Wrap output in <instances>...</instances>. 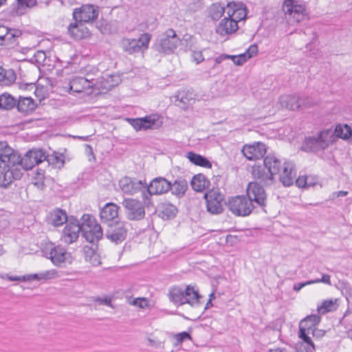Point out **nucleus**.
I'll use <instances>...</instances> for the list:
<instances>
[{
	"label": "nucleus",
	"mask_w": 352,
	"mask_h": 352,
	"mask_svg": "<svg viewBox=\"0 0 352 352\" xmlns=\"http://www.w3.org/2000/svg\"><path fill=\"white\" fill-rule=\"evenodd\" d=\"M67 216L65 210L56 208L51 212L49 217V223L54 226H60L66 223Z\"/></svg>",
	"instance_id": "f704fd0d"
},
{
	"label": "nucleus",
	"mask_w": 352,
	"mask_h": 352,
	"mask_svg": "<svg viewBox=\"0 0 352 352\" xmlns=\"http://www.w3.org/2000/svg\"><path fill=\"white\" fill-rule=\"evenodd\" d=\"M229 210L239 217L250 215L255 206L245 195H237L228 199L227 204Z\"/></svg>",
	"instance_id": "0eeeda50"
},
{
	"label": "nucleus",
	"mask_w": 352,
	"mask_h": 352,
	"mask_svg": "<svg viewBox=\"0 0 352 352\" xmlns=\"http://www.w3.org/2000/svg\"><path fill=\"white\" fill-rule=\"evenodd\" d=\"M347 195H348L347 191L340 190V191L333 192L331 197L332 199H334L340 197H344Z\"/></svg>",
	"instance_id": "338daca9"
},
{
	"label": "nucleus",
	"mask_w": 352,
	"mask_h": 352,
	"mask_svg": "<svg viewBox=\"0 0 352 352\" xmlns=\"http://www.w3.org/2000/svg\"><path fill=\"white\" fill-rule=\"evenodd\" d=\"M232 19H234L236 24L242 20H244L247 15L246 8L244 5L243 3H238L235 12H232Z\"/></svg>",
	"instance_id": "49530a36"
},
{
	"label": "nucleus",
	"mask_w": 352,
	"mask_h": 352,
	"mask_svg": "<svg viewBox=\"0 0 352 352\" xmlns=\"http://www.w3.org/2000/svg\"><path fill=\"white\" fill-rule=\"evenodd\" d=\"M94 302H98L99 305H104L109 306L110 307H113V305L111 304L112 302V298L110 296H105L104 298H96L94 300Z\"/></svg>",
	"instance_id": "6e6d98bb"
},
{
	"label": "nucleus",
	"mask_w": 352,
	"mask_h": 352,
	"mask_svg": "<svg viewBox=\"0 0 352 352\" xmlns=\"http://www.w3.org/2000/svg\"><path fill=\"white\" fill-rule=\"evenodd\" d=\"M21 36V31L17 29H9L4 36L1 45H11L16 42L19 37Z\"/></svg>",
	"instance_id": "79ce46f5"
},
{
	"label": "nucleus",
	"mask_w": 352,
	"mask_h": 352,
	"mask_svg": "<svg viewBox=\"0 0 352 352\" xmlns=\"http://www.w3.org/2000/svg\"><path fill=\"white\" fill-rule=\"evenodd\" d=\"M45 257L50 258L52 263L56 266H60L67 260L68 254L66 250L60 246H54L51 244L49 247H46L43 250Z\"/></svg>",
	"instance_id": "f3484780"
},
{
	"label": "nucleus",
	"mask_w": 352,
	"mask_h": 352,
	"mask_svg": "<svg viewBox=\"0 0 352 352\" xmlns=\"http://www.w3.org/2000/svg\"><path fill=\"white\" fill-rule=\"evenodd\" d=\"M159 217L163 219H170L174 218L178 210L176 206L170 203H162L158 208Z\"/></svg>",
	"instance_id": "72a5a7b5"
},
{
	"label": "nucleus",
	"mask_w": 352,
	"mask_h": 352,
	"mask_svg": "<svg viewBox=\"0 0 352 352\" xmlns=\"http://www.w3.org/2000/svg\"><path fill=\"white\" fill-rule=\"evenodd\" d=\"M19 153L6 142H0V164H19Z\"/></svg>",
	"instance_id": "aec40b11"
},
{
	"label": "nucleus",
	"mask_w": 352,
	"mask_h": 352,
	"mask_svg": "<svg viewBox=\"0 0 352 352\" xmlns=\"http://www.w3.org/2000/svg\"><path fill=\"white\" fill-rule=\"evenodd\" d=\"M239 29V25L231 18L223 19L216 28V32L221 36L229 35L234 33Z\"/></svg>",
	"instance_id": "bb28decb"
},
{
	"label": "nucleus",
	"mask_w": 352,
	"mask_h": 352,
	"mask_svg": "<svg viewBox=\"0 0 352 352\" xmlns=\"http://www.w3.org/2000/svg\"><path fill=\"white\" fill-rule=\"evenodd\" d=\"M122 205L124 208L132 210V199L131 198H124Z\"/></svg>",
	"instance_id": "69168bd1"
},
{
	"label": "nucleus",
	"mask_w": 352,
	"mask_h": 352,
	"mask_svg": "<svg viewBox=\"0 0 352 352\" xmlns=\"http://www.w3.org/2000/svg\"><path fill=\"white\" fill-rule=\"evenodd\" d=\"M311 284H313V282L311 280H308L302 283H298L294 285L293 289L296 292H299L305 286Z\"/></svg>",
	"instance_id": "680f3d73"
},
{
	"label": "nucleus",
	"mask_w": 352,
	"mask_h": 352,
	"mask_svg": "<svg viewBox=\"0 0 352 352\" xmlns=\"http://www.w3.org/2000/svg\"><path fill=\"white\" fill-rule=\"evenodd\" d=\"M283 163L274 154L266 155L263 163H255L252 167L251 173L252 177L258 180L265 186H270L275 184V176L280 173Z\"/></svg>",
	"instance_id": "f257e3e1"
},
{
	"label": "nucleus",
	"mask_w": 352,
	"mask_h": 352,
	"mask_svg": "<svg viewBox=\"0 0 352 352\" xmlns=\"http://www.w3.org/2000/svg\"><path fill=\"white\" fill-rule=\"evenodd\" d=\"M192 56L193 60L195 61L197 64L200 63L204 59L202 52L201 51H193Z\"/></svg>",
	"instance_id": "052dcab7"
},
{
	"label": "nucleus",
	"mask_w": 352,
	"mask_h": 352,
	"mask_svg": "<svg viewBox=\"0 0 352 352\" xmlns=\"http://www.w3.org/2000/svg\"><path fill=\"white\" fill-rule=\"evenodd\" d=\"M224 13V7L214 4L210 9V16L213 20H218Z\"/></svg>",
	"instance_id": "3c124183"
},
{
	"label": "nucleus",
	"mask_w": 352,
	"mask_h": 352,
	"mask_svg": "<svg viewBox=\"0 0 352 352\" xmlns=\"http://www.w3.org/2000/svg\"><path fill=\"white\" fill-rule=\"evenodd\" d=\"M168 296L169 300L175 305H182L188 303L193 307L201 305L200 299L202 297L198 290L190 285L186 286L185 290L179 287H173L170 289Z\"/></svg>",
	"instance_id": "f03ea898"
},
{
	"label": "nucleus",
	"mask_w": 352,
	"mask_h": 352,
	"mask_svg": "<svg viewBox=\"0 0 352 352\" xmlns=\"http://www.w3.org/2000/svg\"><path fill=\"white\" fill-rule=\"evenodd\" d=\"M310 179V177L307 175L299 176L297 179H295L296 185L298 188H307L309 187L314 186L315 183H308V180Z\"/></svg>",
	"instance_id": "8fccbe9b"
},
{
	"label": "nucleus",
	"mask_w": 352,
	"mask_h": 352,
	"mask_svg": "<svg viewBox=\"0 0 352 352\" xmlns=\"http://www.w3.org/2000/svg\"><path fill=\"white\" fill-rule=\"evenodd\" d=\"M175 338L177 340L176 344L182 343L186 340H190L191 336L188 332L183 331L175 335Z\"/></svg>",
	"instance_id": "864d4df0"
},
{
	"label": "nucleus",
	"mask_w": 352,
	"mask_h": 352,
	"mask_svg": "<svg viewBox=\"0 0 352 352\" xmlns=\"http://www.w3.org/2000/svg\"><path fill=\"white\" fill-rule=\"evenodd\" d=\"M45 151L43 149L33 148L28 151L23 157L19 154V169L30 170L35 165H38L45 162Z\"/></svg>",
	"instance_id": "9b49d317"
},
{
	"label": "nucleus",
	"mask_w": 352,
	"mask_h": 352,
	"mask_svg": "<svg viewBox=\"0 0 352 352\" xmlns=\"http://www.w3.org/2000/svg\"><path fill=\"white\" fill-rule=\"evenodd\" d=\"M8 32V28L4 25H0V45H1L4 36Z\"/></svg>",
	"instance_id": "774afa93"
},
{
	"label": "nucleus",
	"mask_w": 352,
	"mask_h": 352,
	"mask_svg": "<svg viewBox=\"0 0 352 352\" xmlns=\"http://www.w3.org/2000/svg\"><path fill=\"white\" fill-rule=\"evenodd\" d=\"M16 105V99L10 94L3 93L0 95V109L10 110Z\"/></svg>",
	"instance_id": "a19ab883"
},
{
	"label": "nucleus",
	"mask_w": 352,
	"mask_h": 352,
	"mask_svg": "<svg viewBox=\"0 0 352 352\" xmlns=\"http://www.w3.org/2000/svg\"><path fill=\"white\" fill-rule=\"evenodd\" d=\"M283 10L287 21L292 25L298 23L308 18L305 3H299L296 0H285Z\"/></svg>",
	"instance_id": "39448f33"
},
{
	"label": "nucleus",
	"mask_w": 352,
	"mask_h": 352,
	"mask_svg": "<svg viewBox=\"0 0 352 352\" xmlns=\"http://www.w3.org/2000/svg\"><path fill=\"white\" fill-rule=\"evenodd\" d=\"M175 105L182 109H187L195 101V94L189 90L179 91L175 96Z\"/></svg>",
	"instance_id": "393cba45"
},
{
	"label": "nucleus",
	"mask_w": 352,
	"mask_h": 352,
	"mask_svg": "<svg viewBox=\"0 0 352 352\" xmlns=\"http://www.w3.org/2000/svg\"><path fill=\"white\" fill-rule=\"evenodd\" d=\"M300 108L310 107L314 104L313 100L309 97L300 96Z\"/></svg>",
	"instance_id": "13d9d810"
},
{
	"label": "nucleus",
	"mask_w": 352,
	"mask_h": 352,
	"mask_svg": "<svg viewBox=\"0 0 352 352\" xmlns=\"http://www.w3.org/2000/svg\"><path fill=\"white\" fill-rule=\"evenodd\" d=\"M260 183V182H250L246 188L245 196L255 207L258 206L265 210L264 208L267 203V195L263 186Z\"/></svg>",
	"instance_id": "6e6552de"
},
{
	"label": "nucleus",
	"mask_w": 352,
	"mask_h": 352,
	"mask_svg": "<svg viewBox=\"0 0 352 352\" xmlns=\"http://www.w3.org/2000/svg\"><path fill=\"white\" fill-rule=\"evenodd\" d=\"M171 186L170 190L179 198L183 197L188 189V182L182 177L176 179L173 184L171 183Z\"/></svg>",
	"instance_id": "c9c22d12"
},
{
	"label": "nucleus",
	"mask_w": 352,
	"mask_h": 352,
	"mask_svg": "<svg viewBox=\"0 0 352 352\" xmlns=\"http://www.w3.org/2000/svg\"><path fill=\"white\" fill-rule=\"evenodd\" d=\"M334 133L338 138H342L343 140H348L352 135V129L347 124H339L336 126Z\"/></svg>",
	"instance_id": "c03bdc74"
},
{
	"label": "nucleus",
	"mask_w": 352,
	"mask_h": 352,
	"mask_svg": "<svg viewBox=\"0 0 352 352\" xmlns=\"http://www.w3.org/2000/svg\"><path fill=\"white\" fill-rule=\"evenodd\" d=\"M119 186L124 194L130 195L132 192V179L129 177L122 178L119 181Z\"/></svg>",
	"instance_id": "09e8293b"
},
{
	"label": "nucleus",
	"mask_w": 352,
	"mask_h": 352,
	"mask_svg": "<svg viewBox=\"0 0 352 352\" xmlns=\"http://www.w3.org/2000/svg\"><path fill=\"white\" fill-rule=\"evenodd\" d=\"M98 16V11L91 5H84L79 9H76L73 12V17L76 21L88 23L96 19Z\"/></svg>",
	"instance_id": "412c9836"
},
{
	"label": "nucleus",
	"mask_w": 352,
	"mask_h": 352,
	"mask_svg": "<svg viewBox=\"0 0 352 352\" xmlns=\"http://www.w3.org/2000/svg\"><path fill=\"white\" fill-rule=\"evenodd\" d=\"M118 209L119 207L113 203L106 204L100 212L102 223L107 224L109 227L119 224Z\"/></svg>",
	"instance_id": "4468645a"
},
{
	"label": "nucleus",
	"mask_w": 352,
	"mask_h": 352,
	"mask_svg": "<svg viewBox=\"0 0 352 352\" xmlns=\"http://www.w3.org/2000/svg\"><path fill=\"white\" fill-rule=\"evenodd\" d=\"M210 181L203 174H197L192 177L190 185L192 189L197 192H203L209 187Z\"/></svg>",
	"instance_id": "473e14b6"
},
{
	"label": "nucleus",
	"mask_w": 352,
	"mask_h": 352,
	"mask_svg": "<svg viewBox=\"0 0 352 352\" xmlns=\"http://www.w3.org/2000/svg\"><path fill=\"white\" fill-rule=\"evenodd\" d=\"M82 234L87 241L94 243L100 240L103 234L101 226L90 214L82 217Z\"/></svg>",
	"instance_id": "423d86ee"
},
{
	"label": "nucleus",
	"mask_w": 352,
	"mask_h": 352,
	"mask_svg": "<svg viewBox=\"0 0 352 352\" xmlns=\"http://www.w3.org/2000/svg\"><path fill=\"white\" fill-rule=\"evenodd\" d=\"M57 277H58V271L54 269H52V270H46V271H44V272H42L40 273L28 274V275L21 276H7V279L10 281L25 282V281H31L33 280H36L38 281L47 280L56 278Z\"/></svg>",
	"instance_id": "dca6fc26"
},
{
	"label": "nucleus",
	"mask_w": 352,
	"mask_h": 352,
	"mask_svg": "<svg viewBox=\"0 0 352 352\" xmlns=\"http://www.w3.org/2000/svg\"><path fill=\"white\" fill-rule=\"evenodd\" d=\"M279 175V180L284 186H292L296 177L295 165L292 162H285Z\"/></svg>",
	"instance_id": "4be33fe9"
},
{
	"label": "nucleus",
	"mask_w": 352,
	"mask_h": 352,
	"mask_svg": "<svg viewBox=\"0 0 352 352\" xmlns=\"http://www.w3.org/2000/svg\"><path fill=\"white\" fill-rule=\"evenodd\" d=\"M121 45L124 51H130L131 49V42L129 38L122 39Z\"/></svg>",
	"instance_id": "0e129e2a"
},
{
	"label": "nucleus",
	"mask_w": 352,
	"mask_h": 352,
	"mask_svg": "<svg viewBox=\"0 0 352 352\" xmlns=\"http://www.w3.org/2000/svg\"><path fill=\"white\" fill-rule=\"evenodd\" d=\"M118 84V81L113 80V76H109L107 78L100 77L98 79H94V87L92 89L98 90L101 93H105L111 90Z\"/></svg>",
	"instance_id": "cd10ccee"
},
{
	"label": "nucleus",
	"mask_w": 352,
	"mask_h": 352,
	"mask_svg": "<svg viewBox=\"0 0 352 352\" xmlns=\"http://www.w3.org/2000/svg\"><path fill=\"white\" fill-rule=\"evenodd\" d=\"M162 124L157 115L146 116L143 118H133V129L136 131L158 129Z\"/></svg>",
	"instance_id": "a211bd4d"
},
{
	"label": "nucleus",
	"mask_w": 352,
	"mask_h": 352,
	"mask_svg": "<svg viewBox=\"0 0 352 352\" xmlns=\"http://www.w3.org/2000/svg\"><path fill=\"white\" fill-rule=\"evenodd\" d=\"M336 300L332 299L324 300L322 305L318 306L317 311L320 314H325L328 312L335 311L337 309Z\"/></svg>",
	"instance_id": "a18cd8bd"
},
{
	"label": "nucleus",
	"mask_w": 352,
	"mask_h": 352,
	"mask_svg": "<svg viewBox=\"0 0 352 352\" xmlns=\"http://www.w3.org/2000/svg\"><path fill=\"white\" fill-rule=\"evenodd\" d=\"M16 107L19 111L28 113L35 109L36 104L30 97H20Z\"/></svg>",
	"instance_id": "e433bc0d"
},
{
	"label": "nucleus",
	"mask_w": 352,
	"mask_h": 352,
	"mask_svg": "<svg viewBox=\"0 0 352 352\" xmlns=\"http://www.w3.org/2000/svg\"><path fill=\"white\" fill-rule=\"evenodd\" d=\"M321 318L318 314H311L300 320L299 323L298 337L300 339L305 338L309 340V334L311 333L314 336L316 330L317 325L320 323Z\"/></svg>",
	"instance_id": "f8f14e48"
},
{
	"label": "nucleus",
	"mask_w": 352,
	"mask_h": 352,
	"mask_svg": "<svg viewBox=\"0 0 352 352\" xmlns=\"http://www.w3.org/2000/svg\"><path fill=\"white\" fill-rule=\"evenodd\" d=\"M82 252L86 261H88L96 253L95 249L89 245L84 246Z\"/></svg>",
	"instance_id": "5fc2aeb1"
},
{
	"label": "nucleus",
	"mask_w": 352,
	"mask_h": 352,
	"mask_svg": "<svg viewBox=\"0 0 352 352\" xmlns=\"http://www.w3.org/2000/svg\"><path fill=\"white\" fill-rule=\"evenodd\" d=\"M258 53V46L256 44L251 45L246 51L239 55H236L234 57V63L236 65H242L249 58L256 55Z\"/></svg>",
	"instance_id": "4c0bfd02"
},
{
	"label": "nucleus",
	"mask_w": 352,
	"mask_h": 352,
	"mask_svg": "<svg viewBox=\"0 0 352 352\" xmlns=\"http://www.w3.org/2000/svg\"><path fill=\"white\" fill-rule=\"evenodd\" d=\"M22 175L19 164H0V187L8 188L14 180L20 179Z\"/></svg>",
	"instance_id": "9d476101"
},
{
	"label": "nucleus",
	"mask_w": 352,
	"mask_h": 352,
	"mask_svg": "<svg viewBox=\"0 0 352 352\" xmlns=\"http://www.w3.org/2000/svg\"><path fill=\"white\" fill-rule=\"evenodd\" d=\"M151 192L149 184L144 179H137L133 178V199L135 200H142L144 204L148 207L151 204Z\"/></svg>",
	"instance_id": "ddd939ff"
},
{
	"label": "nucleus",
	"mask_w": 352,
	"mask_h": 352,
	"mask_svg": "<svg viewBox=\"0 0 352 352\" xmlns=\"http://www.w3.org/2000/svg\"><path fill=\"white\" fill-rule=\"evenodd\" d=\"M133 307H137L142 309H150L148 300L146 298H133Z\"/></svg>",
	"instance_id": "603ef678"
},
{
	"label": "nucleus",
	"mask_w": 352,
	"mask_h": 352,
	"mask_svg": "<svg viewBox=\"0 0 352 352\" xmlns=\"http://www.w3.org/2000/svg\"><path fill=\"white\" fill-rule=\"evenodd\" d=\"M67 32L75 40L87 38L91 35L88 28L82 22L76 21L68 26Z\"/></svg>",
	"instance_id": "b1692460"
},
{
	"label": "nucleus",
	"mask_w": 352,
	"mask_h": 352,
	"mask_svg": "<svg viewBox=\"0 0 352 352\" xmlns=\"http://www.w3.org/2000/svg\"><path fill=\"white\" fill-rule=\"evenodd\" d=\"M82 223H80L78 219H71L64 228L61 240L67 244H71L76 241L79 236V232H82Z\"/></svg>",
	"instance_id": "2eb2a0df"
},
{
	"label": "nucleus",
	"mask_w": 352,
	"mask_h": 352,
	"mask_svg": "<svg viewBox=\"0 0 352 352\" xmlns=\"http://www.w3.org/2000/svg\"><path fill=\"white\" fill-rule=\"evenodd\" d=\"M187 157L195 165L208 168L212 167L211 162L206 157L199 154L190 151L187 153Z\"/></svg>",
	"instance_id": "ea45409f"
},
{
	"label": "nucleus",
	"mask_w": 352,
	"mask_h": 352,
	"mask_svg": "<svg viewBox=\"0 0 352 352\" xmlns=\"http://www.w3.org/2000/svg\"><path fill=\"white\" fill-rule=\"evenodd\" d=\"M37 4L36 0H16V3L12 5L11 12L13 15L21 16L25 14Z\"/></svg>",
	"instance_id": "c756f323"
},
{
	"label": "nucleus",
	"mask_w": 352,
	"mask_h": 352,
	"mask_svg": "<svg viewBox=\"0 0 352 352\" xmlns=\"http://www.w3.org/2000/svg\"><path fill=\"white\" fill-rule=\"evenodd\" d=\"M207 211L212 214H221L223 211L224 195L219 188H212L204 194Z\"/></svg>",
	"instance_id": "1a4fd4ad"
},
{
	"label": "nucleus",
	"mask_w": 352,
	"mask_h": 352,
	"mask_svg": "<svg viewBox=\"0 0 352 352\" xmlns=\"http://www.w3.org/2000/svg\"><path fill=\"white\" fill-rule=\"evenodd\" d=\"M152 35L149 33H142L137 39H133V53L144 54L148 48Z\"/></svg>",
	"instance_id": "2f4dec72"
},
{
	"label": "nucleus",
	"mask_w": 352,
	"mask_h": 352,
	"mask_svg": "<svg viewBox=\"0 0 352 352\" xmlns=\"http://www.w3.org/2000/svg\"><path fill=\"white\" fill-rule=\"evenodd\" d=\"M149 186L151 195H159L166 193L170 190L172 186L171 182L163 177H157L153 179L150 182Z\"/></svg>",
	"instance_id": "5701e85b"
},
{
	"label": "nucleus",
	"mask_w": 352,
	"mask_h": 352,
	"mask_svg": "<svg viewBox=\"0 0 352 352\" xmlns=\"http://www.w3.org/2000/svg\"><path fill=\"white\" fill-rule=\"evenodd\" d=\"M241 152L248 160H256L264 157L267 147L265 144L257 142L252 144L244 145Z\"/></svg>",
	"instance_id": "6ab92c4d"
},
{
	"label": "nucleus",
	"mask_w": 352,
	"mask_h": 352,
	"mask_svg": "<svg viewBox=\"0 0 352 352\" xmlns=\"http://www.w3.org/2000/svg\"><path fill=\"white\" fill-rule=\"evenodd\" d=\"M238 3H236L234 2L228 3L227 4L226 8H224V13L226 12L228 15L226 18H231L232 19V12H235L236 10V6Z\"/></svg>",
	"instance_id": "4d7b16f0"
},
{
	"label": "nucleus",
	"mask_w": 352,
	"mask_h": 352,
	"mask_svg": "<svg viewBox=\"0 0 352 352\" xmlns=\"http://www.w3.org/2000/svg\"><path fill=\"white\" fill-rule=\"evenodd\" d=\"M94 266H98L101 263L99 255L96 253L92 257L87 261Z\"/></svg>",
	"instance_id": "e2e57ef3"
},
{
	"label": "nucleus",
	"mask_w": 352,
	"mask_h": 352,
	"mask_svg": "<svg viewBox=\"0 0 352 352\" xmlns=\"http://www.w3.org/2000/svg\"><path fill=\"white\" fill-rule=\"evenodd\" d=\"M94 87V78L76 76L69 82V88L74 92L80 93Z\"/></svg>",
	"instance_id": "a878e982"
},
{
	"label": "nucleus",
	"mask_w": 352,
	"mask_h": 352,
	"mask_svg": "<svg viewBox=\"0 0 352 352\" xmlns=\"http://www.w3.org/2000/svg\"><path fill=\"white\" fill-rule=\"evenodd\" d=\"M332 133L330 130L320 131L316 136L305 138L301 149L306 152L314 153L324 151L332 142Z\"/></svg>",
	"instance_id": "7ed1b4c3"
},
{
	"label": "nucleus",
	"mask_w": 352,
	"mask_h": 352,
	"mask_svg": "<svg viewBox=\"0 0 352 352\" xmlns=\"http://www.w3.org/2000/svg\"><path fill=\"white\" fill-rule=\"evenodd\" d=\"M279 102L282 107L297 110L300 108V96L298 95H284L279 98Z\"/></svg>",
	"instance_id": "7c9ffc66"
},
{
	"label": "nucleus",
	"mask_w": 352,
	"mask_h": 352,
	"mask_svg": "<svg viewBox=\"0 0 352 352\" xmlns=\"http://www.w3.org/2000/svg\"><path fill=\"white\" fill-rule=\"evenodd\" d=\"M147 206L142 200H135L133 199V220H140L144 218L145 215L144 207Z\"/></svg>",
	"instance_id": "37998d69"
},
{
	"label": "nucleus",
	"mask_w": 352,
	"mask_h": 352,
	"mask_svg": "<svg viewBox=\"0 0 352 352\" xmlns=\"http://www.w3.org/2000/svg\"><path fill=\"white\" fill-rule=\"evenodd\" d=\"M180 41L175 31L170 28L155 40L153 49L159 53L170 54L174 52Z\"/></svg>",
	"instance_id": "20e7f679"
},
{
	"label": "nucleus",
	"mask_w": 352,
	"mask_h": 352,
	"mask_svg": "<svg viewBox=\"0 0 352 352\" xmlns=\"http://www.w3.org/2000/svg\"><path fill=\"white\" fill-rule=\"evenodd\" d=\"M301 340L303 341V343L297 345L296 352H312L315 349L314 344L311 338H309V341L305 338Z\"/></svg>",
	"instance_id": "de8ad7c7"
},
{
	"label": "nucleus",
	"mask_w": 352,
	"mask_h": 352,
	"mask_svg": "<svg viewBox=\"0 0 352 352\" xmlns=\"http://www.w3.org/2000/svg\"><path fill=\"white\" fill-rule=\"evenodd\" d=\"M126 232V228L122 225H119L115 228L109 227L107 230L105 235L108 239L116 244H118L125 239Z\"/></svg>",
	"instance_id": "c85d7f7f"
},
{
	"label": "nucleus",
	"mask_w": 352,
	"mask_h": 352,
	"mask_svg": "<svg viewBox=\"0 0 352 352\" xmlns=\"http://www.w3.org/2000/svg\"><path fill=\"white\" fill-rule=\"evenodd\" d=\"M45 161H46L49 166L54 168H61L65 163L64 156L58 153L54 152L51 155H47L45 152Z\"/></svg>",
	"instance_id": "58836bf2"
},
{
	"label": "nucleus",
	"mask_w": 352,
	"mask_h": 352,
	"mask_svg": "<svg viewBox=\"0 0 352 352\" xmlns=\"http://www.w3.org/2000/svg\"><path fill=\"white\" fill-rule=\"evenodd\" d=\"M314 283H323L327 285H331V280L330 276L326 274H322V278L320 279L311 280Z\"/></svg>",
	"instance_id": "bf43d9fd"
}]
</instances>
